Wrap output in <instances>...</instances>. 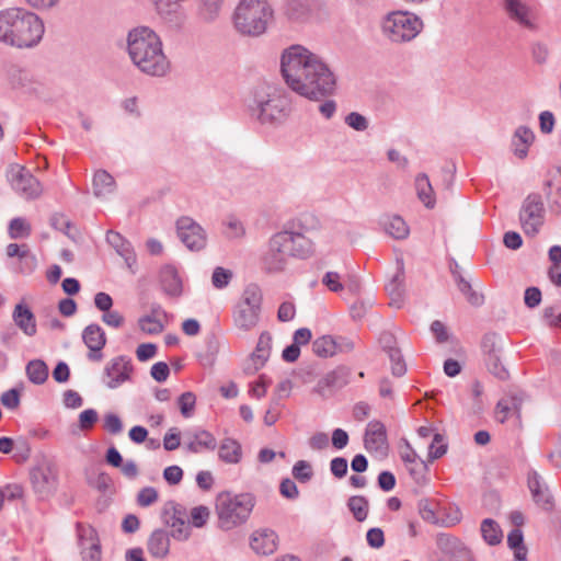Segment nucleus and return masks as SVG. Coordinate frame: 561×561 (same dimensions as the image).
Here are the masks:
<instances>
[{
    "mask_svg": "<svg viewBox=\"0 0 561 561\" xmlns=\"http://www.w3.org/2000/svg\"><path fill=\"white\" fill-rule=\"evenodd\" d=\"M280 71L290 90L311 101L332 94L336 87L335 76L323 58L300 44L283 50Z\"/></svg>",
    "mask_w": 561,
    "mask_h": 561,
    "instance_id": "f257e3e1",
    "label": "nucleus"
},
{
    "mask_svg": "<svg viewBox=\"0 0 561 561\" xmlns=\"http://www.w3.org/2000/svg\"><path fill=\"white\" fill-rule=\"evenodd\" d=\"M316 253L312 239L298 231L283 230L273 233L261 254L262 270L270 274L283 273L291 259L308 260Z\"/></svg>",
    "mask_w": 561,
    "mask_h": 561,
    "instance_id": "f03ea898",
    "label": "nucleus"
},
{
    "mask_svg": "<svg viewBox=\"0 0 561 561\" xmlns=\"http://www.w3.org/2000/svg\"><path fill=\"white\" fill-rule=\"evenodd\" d=\"M127 51L133 64L148 76L163 77L170 71V61L163 53L160 37L147 26L129 31Z\"/></svg>",
    "mask_w": 561,
    "mask_h": 561,
    "instance_id": "7ed1b4c3",
    "label": "nucleus"
},
{
    "mask_svg": "<svg viewBox=\"0 0 561 561\" xmlns=\"http://www.w3.org/2000/svg\"><path fill=\"white\" fill-rule=\"evenodd\" d=\"M45 32L41 18L23 8L0 10V42L16 48H32Z\"/></svg>",
    "mask_w": 561,
    "mask_h": 561,
    "instance_id": "20e7f679",
    "label": "nucleus"
},
{
    "mask_svg": "<svg viewBox=\"0 0 561 561\" xmlns=\"http://www.w3.org/2000/svg\"><path fill=\"white\" fill-rule=\"evenodd\" d=\"M245 107L252 119L264 126H279L290 113L288 100L273 85L261 83L245 99Z\"/></svg>",
    "mask_w": 561,
    "mask_h": 561,
    "instance_id": "39448f33",
    "label": "nucleus"
},
{
    "mask_svg": "<svg viewBox=\"0 0 561 561\" xmlns=\"http://www.w3.org/2000/svg\"><path fill=\"white\" fill-rule=\"evenodd\" d=\"M274 19V10L267 0H240L232 22L238 33L244 36L263 35Z\"/></svg>",
    "mask_w": 561,
    "mask_h": 561,
    "instance_id": "423d86ee",
    "label": "nucleus"
},
{
    "mask_svg": "<svg viewBox=\"0 0 561 561\" xmlns=\"http://www.w3.org/2000/svg\"><path fill=\"white\" fill-rule=\"evenodd\" d=\"M382 36L392 44L410 43L423 31L421 16L408 10H392L381 16L379 23Z\"/></svg>",
    "mask_w": 561,
    "mask_h": 561,
    "instance_id": "0eeeda50",
    "label": "nucleus"
},
{
    "mask_svg": "<svg viewBox=\"0 0 561 561\" xmlns=\"http://www.w3.org/2000/svg\"><path fill=\"white\" fill-rule=\"evenodd\" d=\"M255 505V497L252 493L222 492L217 497V515L220 526L231 529L244 524Z\"/></svg>",
    "mask_w": 561,
    "mask_h": 561,
    "instance_id": "6e6552de",
    "label": "nucleus"
},
{
    "mask_svg": "<svg viewBox=\"0 0 561 561\" xmlns=\"http://www.w3.org/2000/svg\"><path fill=\"white\" fill-rule=\"evenodd\" d=\"M263 295L257 285H248L232 310L234 327L242 331H252L260 321Z\"/></svg>",
    "mask_w": 561,
    "mask_h": 561,
    "instance_id": "1a4fd4ad",
    "label": "nucleus"
},
{
    "mask_svg": "<svg viewBox=\"0 0 561 561\" xmlns=\"http://www.w3.org/2000/svg\"><path fill=\"white\" fill-rule=\"evenodd\" d=\"M135 367L130 357L118 355L106 362L100 381L105 389L116 390L134 382Z\"/></svg>",
    "mask_w": 561,
    "mask_h": 561,
    "instance_id": "9d476101",
    "label": "nucleus"
},
{
    "mask_svg": "<svg viewBox=\"0 0 561 561\" xmlns=\"http://www.w3.org/2000/svg\"><path fill=\"white\" fill-rule=\"evenodd\" d=\"M519 219L526 234L536 236L539 232L545 221V207L539 195L527 196L523 203Z\"/></svg>",
    "mask_w": 561,
    "mask_h": 561,
    "instance_id": "9b49d317",
    "label": "nucleus"
},
{
    "mask_svg": "<svg viewBox=\"0 0 561 561\" xmlns=\"http://www.w3.org/2000/svg\"><path fill=\"white\" fill-rule=\"evenodd\" d=\"M176 232L182 243L191 251H202L207 245L208 236L206 230L188 216L178 219Z\"/></svg>",
    "mask_w": 561,
    "mask_h": 561,
    "instance_id": "f8f14e48",
    "label": "nucleus"
},
{
    "mask_svg": "<svg viewBox=\"0 0 561 561\" xmlns=\"http://www.w3.org/2000/svg\"><path fill=\"white\" fill-rule=\"evenodd\" d=\"M439 552L448 561H477L473 551L459 538L449 534H438L435 539Z\"/></svg>",
    "mask_w": 561,
    "mask_h": 561,
    "instance_id": "ddd939ff",
    "label": "nucleus"
},
{
    "mask_svg": "<svg viewBox=\"0 0 561 561\" xmlns=\"http://www.w3.org/2000/svg\"><path fill=\"white\" fill-rule=\"evenodd\" d=\"M13 190L26 199L36 198L42 193L39 182L21 165H13L8 173Z\"/></svg>",
    "mask_w": 561,
    "mask_h": 561,
    "instance_id": "4468645a",
    "label": "nucleus"
},
{
    "mask_svg": "<svg viewBox=\"0 0 561 561\" xmlns=\"http://www.w3.org/2000/svg\"><path fill=\"white\" fill-rule=\"evenodd\" d=\"M348 369L345 367H336L324 374L313 388V392L321 398H330L337 390L348 383Z\"/></svg>",
    "mask_w": 561,
    "mask_h": 561,
    "instance_id": "2eb2a0df",
    "label": "nucleus"
},
{
    "mask_svg": "<svg viewBox=\"0 0 561 561\" xmlns=\"http://www.w3.org/2000/svg\"><path fill=\"white\" fill-rule=\"evenodd\" d=\"M272 348V336L268 332H262L259 336L255 350L250 354L243 365L248 375H253L262 369L270 358Z\"/></svg>",
    "mask_w": 561,
    "mask_h": 561,
    "instance_id": "dca6fc26",
    "label": "nucleus"
},
{
    "mask_svg": "<svg viewBox=\"0 0 561 561\" xmlns=\"http://www.w3.org/2000/svg\"><path fill=\"white\" fill-rule=\"evenodd\" d=\"M77 535L83 561H101V547L95 529L89 525L78 524Z\"/></svg>",
    "mask_w": 561,
    "mask_h": 561,
    "instance_id": "f3484780",
    "label": "nucleus"
},
{
    "mask_svg": "<svg viewBox=\"0 0 561 561\" xmlns=\"http://www.w3.org/2000/svg\"><path fill=\"white\" fill-rule=\"evenodd\" d=\"M508 16L526 28L536 27V13L527 0H504Z\"/></svg>",
    "mask_w": 561,
    "mask_h": 561,
    "instance_id": "a211bd4d",
    "label": "nucleus"
},
{
    "mask_svg": "<svg viewBox=\"0 0 561 561\" xmlns=\"http://www.w3.org/2000/svg\"><path fill=\"white\" fill-rule=\"evenodd\" d=\"M250 547L256 554H272L277 550L278 536L268 528L256 529L250 537Z\"/></svg>",
    "mask_w": 561,
    "mask_h": 561,
    "instance_id": "6ab92c4d",
    "label": "nucleus"
},
{
    "mask_svg": "<svg viewBox=\"0 0 561 561\" xmlns=\"http://www.w3.org/2000/svg\"><path fill=\"white\" fill-rule=\"evenodd\" d=\"M527 482L535 503L543 511H551L553 507V500L540 474L534 470L529 471Z\"/></svg>",
    "mask_w": 561,
    "mask_h": 561,
    "instance_id": "aec40b11",
    "label": "nucleus"
},
{
    "mask_svg": "<svg viewBox=\"0 0 561 561\" xmlns=\"http://www.w3.org/2000/svg\"><path fill=\"white\" fill-rule=\"evenodd\" d=\"M31 481L35 492L46 496L57 486V473L50 466H41L32 471Z\"/></svg>",
    "mask_w": 561,
    "mask_h": 561,
    "instance_id": "412c9836",
    "label": "nucleus"
},
{
    "mask_svg": "<svg viewBox=\"0 0 561 561\" xmlns=\"http://www.w3.org/2000/svg\"><path fill=\"white\" fill-rule=\"evenodd\" d=\"M364 443L368 451L383 455L388 448L383 424L378 421L369 422L366 427Z\"/></svg>",
    "mask_w": 561,
    "mask_h": 561,
    "instance_id": "4be33fe9",
    "label": "nucleus"
},
{
    "mask_svg": "<svg viewBox=\"0 0 561 561\" xmlns=\"http://www.w3.org/2000/svg\"><path fill=\"white\" fill-rule=\"evenodd\" d=\"M186 436L185 448L193 454L213 451L217 447V439L209 431L197 428L187 433Z\"/></svg>",
    "mask_w": 561,
    "mask_h": 561,
    "instance_id": "5701e85b",
    "label": "nucleus"
},
{
    "mask_svg": "<svg viewBox=\"0 0 561 561\" xmlns=\"http://www.w3.org/2000/svg\"><path fill=\"white\" fill-rule=\"evenodd\" d=\"M160 284L163 291L170 297H180L183 294V278L172 264H165L160 270Z\"/></svg>",
    "mask_w": 561,
    "mask_h": 561,
    "instance_id": "b1692460",
    "label": "nucleus"
},
{
    "mask_svg": "<svg viewBox=\"0 0 561 561\" xmlns=\"http://www.w3.org/2000/svg\"><path fill=\"white\" fill-rule=\"evenodd\" d=\"M82 339L87 347L90 350L89 358L91 360H100L102 358L101 351L106 343L105 333L102 328L98 324L88 325L83 330Z\"/></svg>",
    "mask_w": 561,
    "mask_h": 561,
    "instance_id": "393cba45",
    "label": "nucleus"
},
{
    "mask_svg": "<svg viewBox=\"0 0 561 561\" xmlns=\"http://www.w3.org/2000/svg\"><path fill=\"white\" fill-rule=\"evenodd\" d=\"M14 324L26 335L34 336L37 332L36 319L32 310L24 302L15 305L12 312Z\"/></svg>",
    "mask_w": 561,
    "mask_h": 561,
    "instance_id": "a878e982",
    "label": "nucleus"
},
{
    "mask_svg": "<svg viewBox=\"0 0 561 561\" xmlns=\"http://www.w3.org/2000/svg\"><path fill=\"white\" fill-rule=\"evenodd\" d=\"M218 459L226 465H238L243 457L241 444L232 437H225L218 445Z\"/></svg>",
    "mask_w": 561,
    "mask_h": 561,
    "instance_id": "bb28decb",
    "label": "nucleus"
},
{
    "mask_svg": "<svg viewBox=\"0 0 561 561\" xmlns=\"http://www.w3.org/2000/svg\"><path fill=\"white\" fill-rule=\"evenodd\" d=\"M524 401L523 392H513L502 398L495 410L497 421L505 422L508 417L519 413L520 405Z\"/></svg>",
    "mask_w": 561,
    "mask_h": 561,
    "instance_id": "cd10ccee",
    "label": "nucleus"
},
{
    "mask_svg": "<svg viewBox=\"0 0 561 561\" xmlns=\"http://www.w3.org/2000/svg\"><path fill=\"white\" fill-rule=\"evenodd\" d=\"M383 231L396 240H404L410 234V227L399 215H387L381 219Z\"/></svg>",
    "mask_w": 561,
    "mask_h": 561,
    "instance_id": "c85d7f7f",
    "label": "nucleus"
},
{
    "mask_svg": "<svg viewBox=\"0 0 561 561\" xmlns=\"http://www.w3.org/2000/svg\"><path fill=\"white\" fill-rule=\"evenodd\" d=\"M93 194L101 199L108 198L116 190L114 178L105 170H99L93 175Z\"/></svg>",
    "mask_w": 561,
    "mask_h": 561,
    "instance_id": "c756f323",
    "label": "nucleus"
},
{
    "mask_svg": "<svg viewBox=\"0 0 561 561\" xmlns=\"http://www.w3.org/2000/svg\"><path fill=\"white\" fill-rule=\"evenodd\" d=\"M147 549L149 553L157 559H164L170 551V537L163 529H156L150 535Z\"/></svg>",
    "mask_w": 561,
    "mask_h": 561,
    "instance_id": "7c9ffc66",
    "label": "nucleus"
},
{
    "mask_svg": "<svg viewBox=\"0 0 561 561\" xmlns=\"http://www.w3.org/2000/svg\"><path fill=\"white\" fill-rule=\"evenodd\" d=\"M312 12V4L309 0H288L285 5L286 15L297 22L309 20Z\"/></svg>",
    "mask_w": 561,
    "mask_h": 561,
    "instance_id": "2f4dec72",
    "label": "nucleus"
},
{
    "mask_svg": "<svg viewBox=\"0 0 561 561\" xmlns=\"http://www.w3.org/2000/svg\"><path fill=\"white\" fill-rule=\"evenodd\" d=\"M164 317L165 313L162 310H153L138 320L139 329L146 334H159L164 330Z\"/></svg>",
    "mask_w": 561,
    "mask_h": 561,
    "instance_id": "473e14b6",
    "label": "nucleus"
},
{
    "mask_svg": "<svg viewBox=\"0 0 561 561\" xmlns=\"http://www.w3.org/2000/svg\"><path fill=\"white\" fill-rule=\"evenodd\" d=\"M222 233L228 240H241L247 234V228L241 218L230 214L222 220Z\"/></svg>",
    "mask_w": 561,
    "mask_h": 561,
    "instance_id": "72a5a7b5",
    "label": "nucleus"
},
{
    "mask_svg": "<svg viewBox=\"0 0 561 561\" xmlns=\"http://www.w3.org/2000/svg\"><path fill=\"white\" fill-rule=\"evenodd\" d=\"M414 184L419 199L426 208H433L436 198L428 176L425 173L417 174Z\"/></svg>",
    "mask_w": 561,
    "mask_h": 561,
    "instance_id": "f704fd0d",
    "label": "nucleus"
},
{
    "mask_svg": "<svg viewBox=\"0 0 561 561\" xmlns=\"http://www.w3.org/2000/svg\"><path fill=\"white\" fill-rule=\"evenodd\" d=\"M383 347L388 351V356L391 360V369L394 376H402L405 373V364L402 359L401 352L392 344H394L393 337L390 334H383L381 337Z\"/></svg>",
    "mask_w": 561,
    "mask_h": 561,
    "instance_id": "c9c22d12",
    "label": "nucleus"
},
{
    "mask_svg": "<svg viewBox=\"0 0 561 561\" xmlns=\"http://www.w3.org/2000/svg\"><path fill=\"white\" fill-rule=\"evenodd\" d=\"M534 133L525 126L516 129L513 138L514 153L516 157L524 159L528 153V149L534 141Z\"/></svg>",
    "mask_w": 561,
    "mask_h": 561,
    "instance_id": "e433bc0d",
    "label": "nucleus"
},
{
    "mask_svg": "<svg viewBox=\"0 0 561 561\" xmlns=\"http://www.w3.org/2000/svg\"><path fill=\"white\" fill-rule=\"evenodd\" d=\"M106 241L123 256L126 263L130 266L135 262V255L130 243L118 232L108 231L106 233Z\"/></svg>",
    "mask_w": 561,
    "mask_h": 561,
    "instance_id": "4c0bfd02",
    "label": "nucleus"
},
{
    "mask_svg": "<svg viewBox=\"0 0 561 561\" xmlns=\"http://www.w3.org/2000/svg\"><path fill=\"white\" fill-rule=\"evenodd\" d=\"M340 350V345L331 335H322L312 342V351L319 357L334 356Z\"/></svg>",
    "mask_w": 561,
    "mask_h": 561,
    "instance_id": "58836bf2",
    "label": "nucleus"
},
{
    "mask_svg": "<svg viewBox=\"0 0 561 561\" xmlns=\"http://www.w3.org/2000/svg\"><path fill=\"white\" fill-rule=\"evenodd\" d=\"M480 531L483 540L490 546H495L503 539V533L500 525L491 518L482 520Z\"/></svg>",
    "mask_w": 561,
    "mask_h": 561,
    "instance_id": "ea45409f",
    "label": "nucleus"
},
{
    "mask_svg": "<svg viewBox=\"0 0 561 561\" xmlns=\"http://www.w3.org/2000/svg\"><path fill=\"white\" fill-rule=\"evenodd\" d=\"M403 266L401 262H398V272L391 279V282L386 286V289L391 297V305L397 307L400 306L402 301L403 294Z\"/></svg>",
    "mask_w": 561,
    "mask_h": 561,
    "instance_id": "a19ab883",
    "label": "nucleus"
},
{
    "mask_svg": "<svg viewBox=\"0 0 561 561\" xmlns=\"http://www.w3.org/2000/svg\"><path fill=\"white\" fill-rule=\"evenodd\" d=\"M26 375L31 382L42 385L48 377V367L41 359H33L26 365Z\"/></svg>",
    "mask_w": 561,
    "mask_h": 561,
    "instance_id": "79ce46f5",
    "label": "nucleus"
},
{
    "mask_svg": "<svg viewBox=\"0 0 561 561\" xmlns=\"http://www.w3.org/2000/svg\"><path fill=\"white\" fill-rule=\"evenodd\" d=\"M30 222L22 217L13 218L8 228V233L11 239H25L31 234Z\"/></svg>",
    "mask_w": 561,
    "mask_h": 561,
    "instance_id": "37998d69",
    "label": "nucleus"
},
{
    "mask_svg": "<svg viewBox=\"0 0 561 561\" xmlns=\"http://www.w3.org/2000/svg\"><path fill=\"white\" fill-rule=\"evenodd\" d=\"M486 366L491 374H493L499 379H506L508 377L507 369L502 365L499 352L495 348H492L488 352L486 355Z\"/></svg>",
    "mask_w": 561,
    "mask_h": 561,
    "instance_id": "c03bdc74",
    "label": "nucleus"
},
{
    "mask_svg": "<svg viewBox=\"0 0 561 561\" xmlns=\"http://www.w3.org/2000/svg\"><path fill=\"white\" fill-rule=\"evenodd\" d=\"M419 513L421 517L431 524L439 523V515L437 514L438 504L428 499H423L419 502Z\"/></svg>",
    "mask_w": 561,
    "mask_h": 561,
    "instance_id": "a18cd8bd",
    "label": "nucleus"
},
{
    "mask_svg": "<svg viewBox=\"0 0 561 561\" xmlns=\"http://www.w3.org/2000/svg\"><path fill=\"white\" fill-rule=\"evenodd\" d=\"M347 506L357 522H363L368 515V501L364 496H352Z\"/></svg>",
    "mask_w": 561,
    "mask_h": 561,
    "instance_id": "49530a36",
    "label": "nucleus"
},
{
    "mask_svg": "<svg viewBox=\"0 0 561 561\" xmlns=\"http://www.w3.org/2000/svg\"><path fill=\"white\" fill-rule=\"evenodd\" d=\"M233 277V273L229 268L217 266L211 274V285L216 289L226 288Z\"/></svg>",
    "mask_w": 561,
    "mask_h": 561,
    "instance_id": "de8ad7c7",
    "label": "nucleus"
},
{
    "mask_svg": "<svg viewBox=\"0 0 561 561\" xmlns=\"http://www.w3.org/2000/svg\"><path fill=\"white\" fill-rule=\"evenodd\" d=\"M178 404L181 414L184 417H191L195 410L196 396L191 391L184 392L179 397Z\"/></svg>",
    "mask_w": 561,
    "mask_h": 561,
    "instance_id": "09e8293b",
    "label": "nucleus"
},
{
    "mask_svg": "<svg viewBox=\"0 0 561 561\" xmlns=\"http://www.w3.org/2000/svg\"><path fill=\"white\" fill-rule=\"evenodd\" d=\"M209 516H210V511L207 506H204V505L195 506L190 512V523L194 527L201 528L207 524Z\"/></svg>",
    "mask_w": 561,
    "mask_h": 561,
    "instance_id": "8fccbe9b",
    "label": "nucleus"
},
{
    "mask_svg": "<svg viewBox=\"0 0 561 561\" xmlns=\"http://www.w3.org/2000/svg\"><path fill=\"white\" fill-rule=\"evenodd\" d=\"M461 520V512L457 506L444 507V514L439 516L438 525L445 527H451L457 525Z\"/></svg>",
    "mask_w": 561,
    "mask_h": 561,
    "instance_id": "3c124183",
    "label": "nucleus"
},
{
    "mask_svg": "<svg viewBox=\"0 0 561 561\" xmlns=\"http://www.w3.org/2000/svg\"><path fill=\"white\" fill-rule=\"evenodd\" d=\"M98 419L99 414L94 409L83 410L78 417L79 428L83 432L92 430Z\"/></svg>",
    "mask_w": 561,
    "mask_h": 561,
    "instance_id": "603ef678",
    "label": "nucleus"
},
{
    "mask_svg": "<svg viewBox=\"0 0 561 561\" xmlns=\"http://www.w3.org/2000/svg\"><path fill=\"white\" fill-rule=\"evenodd\" d=\"M447 451V445L445 444L442 435L435 434L434 438L428 446V460L433 461L440 458Z\"/></svg>",
    "mask_w": 561,
    "mask_h": 561,
    "instance_id": "864d4df0",
    "label": "nucleus"
},
{
    "mask_svg": "<svg viewBox=\"0 0 561 561\" xmlns=\"http://www.w3.org/2000/svg\"><path fill=\"white\" fill-rule=\"evenodd\" d=\"M344 122L348 127L356 131H365L369 126L368 119L357 112H351L347 114Z\"/></svg>",
    "mask_w": 561,
    "mask_h": 561,
    "instance_id": "5fc2aeb1",
    "label": "nucleus"
},
{
    "mask_svg": "<svg viewBox=\"0 0 561 561\" xmlns=\"http://www.w3.org/2000/svg\"><path fill=\"white\" fill-rule=\"evenodd\" d=\"M103 428L110 434L116 435L123 431V422L116 413L108 412L103 416Z\"/></svg>",
    "mask_w": 561,
    "mask_h": 561,
    "instance_id": "6e6d98bb",
    "label": "nucleus"
},
{
    "mask_svg": "<svg viewBox=\"0 0 561 561\" xmlns=\"http://www.w3.org/2000/svg\"><path fill=\"white\" fill-rule=\"evenodd\" d=\"M160 15L168 16L175 13L183 0H151Z\"/></svg>",
    "mask_w": 561,
    "mask_h": 561,
    "instance_id": "4d7b16f0",
    "label": "nucleus"
},
{
    "mask_svg": "<svg viewBox=\"0 0 561 561\" xmlns=\"http://www.w3.org/2000/svg\"><path fill=\"white\" fill-rule=\"evenodd\" d=\"M222 4L224 0H201V10L205 19L213 20L218 15Z\"/></svg>",
    "mask_w": 561,
    "mask_h": 561,
    "instance_id": "13d9d810",
    "label": "nucleus"
},
{
    "mask_svg": "<svg viewBox=\"0 0 561 561\" xmlns=\"http://www.w3.org/2000/svg\"><path fill=\"white\" fill-rule=\"evenodd\" d=\"M459 290L467 297L473 306H480L483 302V296L472 289L469 282L461 279L458 284Z\"/></svg>",
    "mask_w": 561,
    "mask_h": 561,
    "instance_id": "bf43d9fd",
    "label": "nucleus"
},
{
    "mask_svg": "<svg viewBox=\"0 0 561 561\" xmlns=\"http://www.w3.org/2000/svg\"><path fill=\"white\" fill-rule=\"evenodd\" d=\"M293 476L301 482L309 481L312 477V468L310 463L306 460L297 461L293 468Z\"/></svg>",
    "mask_w": 561,
    "mask_h": 561,
    "instance_id": "052dcab7",
    "label": "nucleus"
},
{
    "mask_svg": "<svg viewBox=\"0 0 561 561\" xmlns=\"http://www.w3.org/2000/svg\"><path fill=\"white\" fill-rule=\"evenodd\" d=\"M172 536L178 540H186L191 535L190 524L184 519L174 518L172 524Z\"/></svg>",
    "mask_w": 561,
    "mask_h": 561,
    "instance_id": "680f3d73",
    "label": "nucleus"
},
{
    "mask_svg": "<svg viewBox=\"0 0 561 561\" xmlns=\"http://www.w3.org/2000/svg\"><path fill=\"white\" fill-rule=\"evenodd\" d=\"M271 379L266 375H261L256 381L251 385L250 394L256 399H261L266 394Z\"/></svg>",
    "mask_w": 561,
    "mask_h": 561,
    "instance_id": "e2e57ef3",
    "label": "nucleus"
},
{
    "mask_svg": "<svg viewBox=\"0 0 561 561\" xmlns=\"http://www.w3.org/2000/svg\"><path fill=\"white\" fill-rule=\"evenodd\" d=\"M158 500V492L156 489L147 486L139 491L137 495V503L141 507H147L156 503Z\"/></svg>",
    "mask_w": 561,
    "mask_h": 561,
    "instance_id": "0e129e2a",
    "label": "nucleus"
},
{
    "mask_svg": "<svg viewBox=\"0 0 561 561\" xmlns=\"http://www.w3.org/2000/svg\"><path fill=\"white\" fill-rule=\"evenodd\" d=\"M545 193L553 206L561 208V186L554 187L553 181L547 180L545 182Z\"/></svg>",
    "mask_w": 561,
    "mask_h": 561,
    "instance_id": "69168bd1",
    "label": "nucleus"
},
{
    "mask_svg": "<svg viewBox=\"0 0 561 561\" xmlns=\"http://www.w3.org/2000/svg\"><path fill=\"white\" fill-rule=\"evenodd\" d=\"M157 345L152 343H142L136 348V357L139 362H147L157 355Z\"/></svg>",
    "mask_w": 561,
    "mask_h": 561,
    "instance_id": "338daca9",
    "label": "nucleus"
},
{
    "mask_svg": "<svg viewBox=\"0 0 561 561\" xmlns=\"http://www.w3.org/2000/svg\"><path fill=\"white\" fill-rule=\"evenodd\" d=\"M367 543L375 549H379L385 543V535L381 528H370L366 534Z\"/></svg>",
    "mask_w": 561,
    "mask_h": 561,
    "instance_id": "774afa93",
    "label": "nucleus"
}]
</instances>
